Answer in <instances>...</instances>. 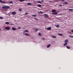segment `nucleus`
Masks as SVG:
<instances>
[{
  "instance_id": "nucleus-1",
  "label": "nucleus",
  "mask_w": 73,
  "mask_h": 73,
  "mask_svg": "<svg viewBox=\"0 0 73 73\" xmlns=\"http://www.w3.org/2000/svg\"><path fill=\"white\" fill-rule=\"evenodd\" d=\"M10 7L8 6L5 5L4 6H2V8L3 9H7L8 8H9Z\"/></svg>"
},
{
  "instance_id": "nucleus-2",
  "label": "nucleus",
  "mask_w": 73,
  "mask_h": 73,
  "mask_svg": "<svg viewBox=\"0 0 73 73\" xmlns=\"http://www.w3.org/2000/svg\"><path fill=\"white\" fill-rule=\"evenodd\" d=\"M5 29H6V30H9V29H10V28H9V27L8 26L7 27H5Z\"/></svg>"
},
{
  "instance_id": "nucleus-3",
  "label": "nucleus",
  "mask_w": 73,
  "mask_h": 73,
  "mask_svg": "<svg viewBox=\"0 0 73 73\" xmlns=\"http://www.w3.org/2000/svg\"><path fill=\"white\" fill-rule=\"evenodd\" d=\"M16 12H12L11 13V14L12 15H16Z\"/></svg>"
},
{
  "instance_id": "nucleus-4",
  "label": "nucleus",
  "mask_w": 73,
  "mask_h": 73,
  "mask_svg": "<svg viewBox=\"0 0 73 73\" xmlns=\"http://www.w3.org/2000/svg\"><path fill=\"white\" fill-rule=\"evenodd\" d=\"M52 29V27H49L47 28V31H49V30H50Z\"/></svg>"
},
{
  "instance_id": "nucleus-5",
  "label": "nucleus",
  "mask_w": 73,
  "mask_h": 73,
  "mask_svg": "<svg viewBox=\"0 0 73 73\" xmlns=\"http://www.w3.org/2000/svg\"><path fill=\"white\" fill-rule=\"evenodd\" d=\"M0 3H3V4H5V3H6L5 2H3V1L1 0H0Z\"/></svg>"
},
{
  "instance_id": "nucleus-6",
  "label": "nucleus",
  "mask_w": 73,
  "mask_h": 73,
  "mask_svg": "<svg viewBox=\"0 0 73 73\" xmlns=\"http://www.w3.org/2000/svg\"><path fill=\"white\" fill-rule=\"evenodd\" d=\"M50 46V44H49L47 45V48H48Z\"/></svg>"
},
{
  "instance_id": "nucleus-7",
  "label": "nucleus",
  "mask_w": 73,
  "mask_h": 73,
  "mask_svg": "<svg viewBox=\"0 0 73 73\" xmlns=\"http://www.w3.org/2000/svg\"><path fill=\"white\" fill-rule=\"evenodd\" d=\"M28 5H32V3H27Z\"/></svg>"
},
{
  "instance_id": "nucleus-8",
  "label": "nucleus",
  "mask_w": 73,
  "mask_h": 73,
  "mask_svg": "<svg viewBox=\"0 0 73 73\" xmlns=\"http://www.w3.org/2000/svg\"><path fill=\"white\" fill-rule=\"evenodd\" d=\"M44 16H45V17H48V14H44Z\"/></svg>"
},
{
  "instance_id": "nucleus-9",
  "label": "nucleus",
  "mask_w": 73,
  "mask_h": 73,
  "mask_svg": "<svg viewBox=\"0 0 73 73\" xmlns=\"http://www.w3.org/2000/svg\"><path fill=\"white\" fill-rule=\"evenodd\" d=\"M42 6V5L39 4L37 6V7H39L40 8L41 7V6Z\"/></svg>"
},
{
  "instance_id": "nucleus-10",
  "label": "nucleus",
  "mask_w": 73,
  "mask_h": 73,
  "mask_svg": "<svg viewBox=\"0 0 73 73\" xmlns=\"http://www.w3.org/2000/svg\"><path fill=\"white\" fill-rule=\"evenodd\" d=\"M68 39H66L64 41V42H65L66 43H68Z\"/></svg>"
},
{
  "instance_id": "nucleus-11",
  "label": "nucleus",
  "mask_w": 73,
  "mask_h": 73,
  "mask_svg": "<svg viewBox=\"0 0 73 73\" xmlns=\"http://www.w3.org/2000/svg\"><path fill=\"white\" fill-rule=\"evenodd\" d=\"M68 45V43H65L64 44V46H66Z\"/></svg>"
},
{
  "instance_id": "nucleus-12",
  "label": "nucleus",
  "mask_w": 73,
  "mask_h": 73,
  "mask_svg": "<svg viewBox=\"0 0 73 73\" xmlns=\"http://www.w3.org/2000/svg\"><path fill=\"white\" fill-rule=\"evenodd\" d=\"M5 24H7V25H8V24H9V22H6L5 23Z\"/></svg>"
},
{
  "instance_id": "nucleus-13",
  "label": "nucleus",
  "mask_w": 73,
  "mask_h": 73,
  "mask_svg": "<svg viewBox=\"0 0 73 73\" xmlns=\"http://www.w3.org/2000/svg\"><path fill=\"white\" fill-rule=\"evenodd\" d=\"M13 2L12 1H10L9 2L8 4H12Z\"/></svg>"
},
{
  "instance_id": "nucleus-14",
  "label": "nucleus",
  "mask_w": 73,
  "mask_h": 73,
  "mask_svg": "<svg viewBox=\"0 0 73 73\" xmlns=\"http://www.w3.org/2000/svg\"><path fill=\"white\" fill-rule=\"evenodd\" d=\"M66 47L67 48V49H70V47H69V46H66Z\"/></svg>"
},
{
  "instance_id": "nucleus-15",
  "label": "nucleus",
  "mask_w": 73,
  "mask_h": 73,
  "mask_svg": "<svg viewBox=\"0 0 73 73\" xmlns=\"http://www.w3.org/2000/svg\"><path fill=\"white\" fill-rule=\"evenodd\" d=\"M37 2L38 3H40V4H42V2H41L40 1H37Z\"/></svg>"
},
{
  "instance_id": "nucleus-16",
  "label": "nucleus",
  "mask_w": 73,
  "mask_h": 73,
  "mask_svg": "<svg viewBox=\"0 0 73 73\" xmlns=\"http://www.w3.org/2000/svg\"><path fill=\"white\" fill-rule=\"evenodd\" d=\"M12 29L13 31H15L16 30V29L14 27H13Z\"/></svg>"
},
{
  "instance_id": "nucleus-17",
  "label": "nucleus",
  "mask_w": 73,
  "mask_h": 73,
  "mask_svg": "<svg viewBox=\"0 0 73 73\" xmlns=\"http://www.w3.org/2000/svg\"><path fill=\"white\" fill-rule=\"evenodd\" d=\"M58 34V35H59V36H62V34H60L59 33Z\"/></svg>"
},
{
  "instance_id": "nucleus-18",
  "label": "nucleus",
  "mask_w": 73,
  "mask_h": 73,
  "mask_svg": "<svg viewBox=\"0 0 73 73\" xmlns=\"http://www.w3.org/2000/svg\"><path fill=\"white\" fill-rule=\"evenodd\" d=\"M56 28H58V27H59V25H57L56 26Z\"/></svg>"
},
{
  "instance_id": "nucleus-19",
  "label": "nucleus",
  "mask_w": 73,
  "mask_h": 73,
  "mask_svg": "<svg viewBox=\"0 0 73 73\" xmlns=\"http://www.w3.org/2000/svg\"><path fill=\"white\" fill-rule=\"evenodd\" d=\"M24 32H28V30H26L25 31H24Z\"/></svg>"
},
{
  "instance_id": "nucleus-20",
  "label": "nucleus",
  "mask_w": 73,
  "mask_h": 73,
  "mask_svg": "<svg viewBox=\"0 0 73 73\" xmlns=\"http://www.w3.org/2000/svg\"><path fill=\"white\" fill-rule=\"evenodd\" d=\"M19 1L20 2H23V1H24V0H19Z\"/></svg>"
},
{
  "instance_id": "nucleus-21",
  "label": "nucleus",
  "mask_w": 73,
  "mask_h": 73,
  "mask_svg": "<svg viewBox=\"0 0 73 73\" xmlns=\"http://www.w3.org/2000/svg\"><path fill=\"white\" fill-rule=\"evenodd\" d=\"M32 16H33V17H36V15H32Z\"/></svg>"
},
{
  "instance_id": "nucleus-22",
  "label": "nucleus",
  "mask_w": 73,
  "mask_h": 73,
  "mask_svg": "<svg viewBox=\"0 0 73 73\" xmlns=\"http://www.w3.org/2000/svg\"><path fill=\"white\" fill-rule=\"evenodd\" d=\"M52 12H55V10H52Z\"/></svg>"
},
{
  "instance_id": "nucleus-23",
  "label": "nucleus",
  "mask_w": 73,
  "mask_h": 73,
  "mask_svg": "<svg viewBox=\"0 0 73 73\" xmlns=\"http://www.w3.org/2000/svg\"><path fill=\"white\" fill-rule=\"evenodd\" d=\"M52 44H55V42L54 41L52 42Z\"/></svg>"
},
{
  "instance_id": "nucleus-24",
  "label": "nucleus",
  "mask_w": 73,
  "mask_h": 73,
  "mask_svg": "<svg viewBox=\"0 0 73 73\" xmlns=\"http://www.w3.org/2000/svg\"><path fill=\"white\" fill-rule=\"evenodd\" d=\"M19 11H22V9H19Z\"/></svg>"
},
{
  "instance_id": "nucleus-25",
  "label": "nucleus",
  "mask_w": 73,
  "mask_h": 73,
  "mask_svg": "<svg viewBox=\"0 0 73 73\" xmlns=\"http://www.w3.org/2000/svg\"><path fill=\"white\" fill-rule=\"evenodd\" d=\"M37 13H42V12L41 11H40V12H38Z\"/></svg>"
},
{
  "instance_id": "nucleus-26",
  "label": "nucleus",
  "mask_w": 73,
  "mask_h": 73,
  "mask_svg": "<svg viewBox=\"0 0 73 73\" xmlns=\"http://www.w3.org/2000/svg\"><path fill=\"white\" fill-rule=\"evenodd\" d=\"M69 37H71V38H72L73 37V36H72V35H70Z\"/></svg>"
},
{
  "instance_id": "nucleus-27",
  "label": "nucleus",
  "mask_w": 73,
  "mask_h": 73,
  "mask_svg": "<svg viewBox=\"0 0 73 73\" xmlns=\"http://www.w3.org/2000/svg\"><path fill=\"white\" fill-rule=\"evenodd\" d=\"M73 9H69L68 11H73Z\"/></svg>"
},
{
  "instance_id": "nucleus-28",
  "label": "nucleus",
  "mask_w": 73,
  "mask_h": 73,
  "mask_svg": "<svg viewBox=\"0 0 73 73\" xmlns=\"http://www.w3.org/2000/svg\"><path fill=\"white\" fill-rule=\"evenodd\" d=\"M3 19V17H0V19Z\"/></svg>"
},
{
  "instance_id": "nucleus-29",
  "label": "nucleus",
  "mask_w": 73,
  "mask_h": 73,
  "mask_svg": "<svg viewBox=\"0 0 73 73\" xmlns=\"http://www.w3.org/2000/svg\"><path fill=\"white\" fill-rule=\"evenodd\" d=\"M25 35H26V36H29V35H28L27 33H25Z\"/></svg>"
},
{
  "instance_id": "nucleus-30",
  "label": "nucleus",
  "mask_w": 73,
  "mask_h": 73,
  "mask_svg": "<svg viewBox=\"0 0 73 73\" xmlns=\"http://www.w3.org/2000/svg\"><path fill=\"white\" fill-rule=\"evenodd\" d=\"M38 35H39V36H41V33H39Z\"/></svg>"
},
{
  "instance_id": "nucleus-31",
  "label": "nucleus",
  "mask_w": 73,
  "mask_h": 73,
  "mask_svg": "<svg viewBox=\"0 0 73 73\" xmlns=\"http://www.w3.org/2000/svg\"><path fill=\"white\" fill-rule=\"evenodd\" d=\"M35 31L36 32H37V31H38V30L35 29Z\"/></svg>"
},
{
  "instance_id": "nucleus-32",
  "label": "nucleus",
  "mask_w": 73,
  "mask_h": 73,
  "mask_svg": "<svg viewBox=\"0 0 73 73\" xmlns=\"http://www.w3.org/2000/svg\"><path fill=\"white\" fill-rule=\"evenodd\" d=\"M64 4H68L67 2H64Z\"/></svg>"
},
{
  "instance_id": "nucleus-33",
  "label": "nucleus",
  "mask_w": 73,
  "mask_h": 73,
  "mask_svg": "<svg viewBox=\"0 0 73 73\" xmlns=\"http://www.w3.org/2000/svg\"><path fill=\"white\" fill-rule=\"evenodd\" d=\"M52 15H55V13H52Z\"/></svg>"
},
{
  "instance_id": "nucleus-34",
  "label": "nucleus",
  "mask_w": 73,
  "mask_h": 73,
  "mask_svg": "<svg viewBox=\"0 0 73 73\" xmlns=\"http://www.w3.org/2000/svg\"><path fill=\"white\" fill-rule=\"evenodd\" d=\"M52 37H53V38H55V36H52Z\"/></svg>"
},
{
  "instance_id": "nucleus-35",
  "label": "nucleus",
  "mask_w": 73,
  "mask_h": 73,
  "mask_svg": "<svg viewBox=\"0 0 73 73\" xmlns=\"http://www.w3.org/2000/svg\"><path fill=\"white\" fill-rule=\"evenodd\" d=\"M34 19L35 20H37V19L36 18H34Z\"/></svg>"
},
{
  "instance_id": "nucleus-36",
  "label": "nucleus",
  "mask_w": 73,
  "mask_h": 73,
  "mask_svg": "<svg viewBox=\"0 0 73 73\" xmlns=\"http://www.w3.org/2000/svg\"><path fill=\"white\" fill-rule=\"evenodd\" d=\"M19 29H21V27H18Z\"/></svg>"
},
{
  "instance_id": "nucleus-37",
  "label": "nucleus",
  "mask_w": 73,
  "mask_h": 73,
  "mask_svg": "<svg viewBox=\"0 0 73 73\" xmlns=\"http://www.w3.org/2000/svg\"><path fill=\"white\" fill-rule=\"evenodd\" d=\"M59 6H60V7H62V5H59Z\"/></svg>"
},
{
  "instance_id": "nucleus-38",
  "label": "nucleus",
  "mask_w": 73,
  "mask_h": 73,
  "mask_svg": "<svg viewBox=\"0 0 73 73\" xmlns=\"http://www.w3.org/2000/svg\"><path fill=\"white\" fill-rule=\"evenodd\" d=\"M42 38L43 39V40H45V38Z\"/></svg>"
},
{
  "instance_id": "nucleus-39",
  "label": "nucleus",
  "mask_w": 73,
  "mask_h": 73,
  "mask_svg": "<svg viewBox=\"0 0 73 73\" xmlns=\"http://www.w3.org/2000/svg\"><path fill=\"white\" fill-rule=\"evenodd\" d=\"M10 25H14V24H10Z\"/></svg>"
},
{
  "instance_id": "nucleus-40",
  "label": "nucleus",
  "mask_w": 73,
  "mask_h": 73,
  "mask_svg": "<svg viewBox=\"0 0 73 73\" xmlns=\"http://www.w3.org/2000/svg\"><path fill=\"white\" fill-rule=\"evenodd\" d=\"M71 32H72V33H73V30H71Z\"/></svg>"
},
{
  "instance_id": "nucleus-41",
  "label": "nucleus",
  "mask_w": 73,
  "mask_h": 73,
  "mask_svg": "<svg viewBox=\"0 0 73 73\" xmlns=\"http://www.w3.org/2000/svg\"><path fill=\"white\" fill-rule=\"evenodd\" d=\"M57 13L55 12V15H57Z\"/></svg>"
},
{
  "instance_id": "nucleus-42",
  "label": "nucleus",
  "mask_w": 73,
  "mask_h": 73,
  "mask_svg": "<svg viewBox=\"0 0 73 73\" xmlns=\"http://www.w3.org/2000/svg\"><path fill=\"white\" fill-rule=\"evenodd\" d=\"M25 15H27V14H28V13H25Z\"/></svg>"
},
{
  "instance_id": "nucleus-43",
  "label": "nucleus",
  "mask_w": 73,
  "mask_h": 73,
  "mask_svg": "<svg viewBox=\"0 0 73 73\" xmlns=\"http://www.w3.org/2000/svg\"><path fill=\"white\" fill-rule=\"evenodd\" d=\"M41 2H44V1H43V0H41Z\"/></svg>"
},
{
  "instance_id": "nucleus-44",
  "label": "nucleus",
  "mask_w": 73,
  "mask_h": 73,
  "mask_svg": "<svg viewBox=\"0 0 73 73\" xmlns=\"http://www.w3.org/2000/svg\"><path fill=\"white\" fill-rule=\"evenodd\" d=\"M8 15H10V14L8 13Z\"/></svg>"
},
{
  "instance_id": "nucleus-45",
  "label": "nucleus",
  "mask_w": 73,
  "mask_h": 73,
  "mask_svg": "<svg viewBox=\"0 0 73 73\" xmlns=\"http://www.w3.org/2000/svg\"><path fill=\"white\" fill-rule=\"evenodd\" d=\"M62 0V1H64V0Z\"/></svg>"
},
{
  "instance_id": "nucleus-46",
  "label": "nucleus",
  "mask_w": 73,
  "mask_h": 73,
  "mask_svg": "<svg viewBox=\"0 0 73 73\" xmlns=\"http://www.w3.org/2000/svg\"><path fill=\"white\" fill-rule=\"evenodd\" d=\"M55 38H56V37L55 36Z\"/></svg>"
},
{
  "instance_id": "nucleus-47",
  "label": "nucleus",
  "mask_w": 73,
  "mask_h": 73,
  "mask_svg": "<svg viewBox=\"0 0 73 73\" xmlns=\"http://www.w3.org/2000/svg\"><path fill=\"white\" fill-rule=\"evenodd\" d=\"M1 31V29H0V31Z\"/></svg>"
},
{
  "instance_id": "nucleus-48",
  "label": "nucleus",
  "mask_w": 73,
  "mask_h": 73,
  "mask_svg": "<svg viewBox=\"0 0 73 73\" xmlns=\"http://www.w3.org/2000/svg\"><path fill=\"white\" fill-rule=\"evenodd\" d=\"M55 12H56V11L55 10Z\"/></svg>"
}]
</instances>
